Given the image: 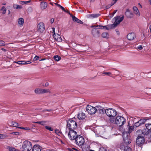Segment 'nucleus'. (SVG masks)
<instances>
[{
  "label": "nucleus",
  "instance_id": "423d86ee",
  "mask_svg": "<svg viewBox=\"0 0 151 151\" xmlns=\"http://www.w3.org/2000/svg\"><path fill=\"white\" fill-rule=\"evenodd\" d=\"M105 113L106 115L110 117H113L117 114V111L113 109H106L105 111Z\"/></svg>",
  "mask_w": 151,
  "mask_h": 151
},
{
  "label": "nucleus",
  "instance_id": "e433bc0d",
  "mask_svg": "<svg viewBox=\"0 0 151 151\" xmlns=\"http://www.w3.org/2000/svg\"><path fill=\"white\" fill-rule=\"evenodd\" d=\"M134 129V126H131L129 127V132L131 133L133 130Z\"/></svg>",
  "mask_w": 151,
  "mask_h": 151
},
{
  "label": "nucleus",
  "instance_id": "e2e57ef3",
  "mask_svg": "<svg viewBox=\"0 0 151 151\" xmlns=\"http://www.w3.org/2000/svg\"><path fill=\"white\" fill-rule=\"evenodd\" d=\"M46 110L47 111H52V109H47Z\"/></svg>",
  "mask_w": 151,
  "mask_h": 151
},
{
  "label": "nucleus",
  "instance_id": "412c9836",
  "mask_svg": "<svg viewBox=\"0 0 151 151\" xmlns=\"http://www.w3.org/2000/svg\"><path fill=\"white\" fill-rule=\"evenodd\" d=\"M40 7L42 9H45L47 7V3L45 2H42L40 4Z\"/></svg>",
  "mask_w": 151,
  "mask_h": 151
},
{
  "label": "nucleus",
  "instance_id": "2f4dec72",
  "mask_svg": "<svg viewBox=\"0 0 151 151\" xmlns=\"http://www.w3.org/2000/svg\"><path fill=\"white\" fill-rule=\"evenodd\" d=\"M100 15V14H92L90 15V16L93 18H97Z\"/></svg>",
  "mask_w": 151,
  "mask_h": 151
},
{
  "label": "nucleus",
  "instance_id": "4468645a",
  "mask_svg": "<svg viewBox=\"0 0 151 151\" xmlns=\"http://www.w3.org/2000/svg\"><path fill=\"white\" fill-rule=\"evenodd\" d=\"M97 28H93L92 30V33L93 36L99 37L100 36V32L99 30L97 29Z\"/></svg>",
  "mask_w": 151,
  "mask_h": 151
},
{
  "label": "nucleus",
  "instance_id": "a18cd8bd",
  "mask_svg": "<svg viewBox=\"0 0 151 151\" xmlns=\"http://www.w3.org/2000/svg\"><path fill=\"white\" fill-rule=\"evenodd\" d=\"M39 58V57L36 56L34 58L33 60L34 61H36L38 60V59Z\"/></svg>",
  "mask_w": 151,
  "mask_h": 151
},
{
  "label": "nucleus",
  "instance_id": "bb28decb",
  "mask_svg": "<svg viewBox=\"0 0 151 151\" xmlns=\"http://www.w3.org/2000/svg\"><path fill=\"white\" fill-rule=\"evenodd\" d=\"M13 7L15 9H20L22 8L21 6L17 5L16 4H14L13 5Z\"/></svg>",
  "mask_w": 151,
  "mask_h": 151
},
{
  "label": "nucleus",
  "instance_id": "680f3d73",
  "mask_svg": "<svg viewBox=\"0 0 151 151\" xmlns=\"http://www.w3.org/2000/svg\"><path fill=\"white\" fill-rule=\"evenodd\" d=\"M117 10H115L114 12L113 13V14H114L115 13H116L117 12Z\"/></svg>",
  "mask_w": 151,
  "mask_h": 151
},
{
  "label": "nucleus",
  "instance_id": "f03ea898",
  "mask_svg": "<svg viewBox=\"0 0 151 151\" xmlns=\"http://www.w3.org/2000/svg\"><path fill=\"white\" fill-rule=\"evenodd\" d=\"M110 122L112 123H114L118 125L119 127L123 126L126 123V119L122 116H118L116 118H110Z\"/></svg>",
  "mask_w": 151,
  "mask_h": 151
},
{
  "label": "nucleus",
  "instance_id": "37998d69",
  "mask_svg": "<svg viewBox=\"0 0 151 151\" xmlns=\"http://www.w3.org/2000/svg\"><path fill=\"white\" fill-rule=\"evenodd\" d=\"M103 74H104L105 75L110 76V75L111 74V73L110 72H104Z\"/></svg>",
  "mask_w": 151,
  "mask_h": 151
},
{
  "label": "nucleus",
  "instance_id": "338daca9",
  "mask_svg": "<svg viewBox=\"0 0 151 151\" xmlns=\"http://www.w3.org/2000/svg\"><path fill=\"white\" fill-rule=\"evenodd\" d=\"M149 2L151 5V0H149Z\"/></svg>",
  "mask_w": 151,
  "mask_h": 151
},
{
  "label": "nucleus",
  "instance_id": "6e6d98bb",
  "mask_svg": "<svg viewBox=\"0 0 151 151\" xmlns=\"http://www.w3.org/2000/svg\"><path fill=\"white\" fill-rule=\"evenodd\" d=\"M23 129H24L26 130H28L30 129L28 127L23 128Z\"/></svg>",
  "mask_w": 151,
  "mask_h": 151
},
{
  "label": "nucleus",
  "instance_id": "1a4fd4ad",
  "mask_svg": "<svg viewBox=\"0 0 151 151\" xmlns=\"http://www.w3.org/2000/svg\"><path fill=\"white\" fill-rule=\"evenodd\" d=\"M127 132L123 133L122 137L124 143L127 144H129L131 142V140L129 137V134Z\"/></svg>",
  "mask_w": 151,
  "mask_h": 151
},
{
  "label": "nucleus",
  "instance_id": "9b49d317",
  "mask_svg": "<svg viewBox=\"0 0 151 151\" xmlns=\"http://www.w3.org/2000/svg\"><path fill=\"white\" fill-rule=\"evenodd\" d=\"M96 111H97V112L101 115L100 116H101L104 114L106 110L104 108L100 106H96Z\"/></svg>",
  "mask_w": 151,
  "mask_h": 151
},
{
  "label": "nucleus",
  "instance_id": "8fccbe9b",
  "mask_svg": "<svg viewBox=\"0 0 151 151\" xmlns=\"http://www.w3.org/2000/svg\"><path fill=\"white\" fill-rule=\"evenodd\" d=\"M75 149H73V148H68V150L69 151H74V150H75Z\"/></svg>",
  "mask_w": 151,
  "mask_h": 151
},
{
  "label": "nucleus",
  "instance_id": "c85d7f7f",
  "mask_svg": "<svg viewBox=\"0 0 151 151\" xmlns=\"http://www.w3.org/2000/svg\"><path fill=\"white\" fill-rule=\"evenodd\" d=\"M53 58L54 59L57 61H59L61 59V57L58 55L54 56L53 57Z\"/></svg>",
  "mask_w": 151,
  "mask_h": 151
},
{
  "label": "nucleus",
  "instance_id": "09e8293b",
  "mask_svg": "<svg viewBox=\"0 0 151 151\" xmlns=\"http://www.w3.org/2000/svg\"><path fill=\"white\" fill-rule=\"evenodd\" d=\"M11 134H13L16 135L19 134V133L18 132H13L11 133Z\"/></svg>",
  "mask_w": 151,
  "mask_h": 151
},
{
  "label": "nucleus",
  "instance_id": "49530a36",
  "mask_svg": "<svg viewBox=\"0 0 151 151\" xmlns=\"http://www.w3.org/2000/svg\"><path fill=\"white\" fill-rule=\"evenodd\" d=\"M137 49L139 50H142L143 49V47L142 45H139V46L137 47Z\"/></svg>",
  "mask_w": 151,
  "mask_h": 151
},
{
  "label": "nucleus",
  "instance_id": "c756f323",
  "mask_svg": "<svg viewBox=\"0 0 151 151\" xmlns=\"http://www.w3.org/2000/svg\"><path fill=\"white\" fill-rule=\"evenodd\" d=\"M47 122L46 121H41L39 122H35L34 123L40 124L42 125H44Z\"/></svg>",
  "mask_w": 151,
  "mask_h": 151
},
{
  "label": "nucleus",
  "instance_id": "4be33fe9",
  "mask_svg": "<svg viewBox=\"0 0 151 151\" xmlns=\"http://www.w3.org/2000/svg\"><path fill=\"white\" fill-rule=\"evenodd\" d=\"M72 19L74 21L80 24H83V22L80 20L78 19V18L76 17L75 16H73L72 17Z\"/></svg>",
  "mask_w": 151,
  "mask_h": 151
},
{
  "label": "nucleus",
  "instance_id": "5fc2aeb1",
  "mask_svg": "<svg viewBox=\"0 0 151 151\" xmlns=\"http://www.w3.org/2000/svg\"><path fill=\"white\" fill-rule=\"evenodd\" d=\"M15 63H17L19 65H21V61H18L17 62H15Z\"/></svg>",
  "mask_w": 151,
  "mask_h": 151
},
{
  "label": "nucleus",
  "instance_id": "f3484780",
  "mask_svg": "<svg viewBox=\"0 0 151 151\" xmlns=\"http://www.w3.org/2000/svg\"><path fill=\"white\" fill-rule=\"evenodd\" d=\"M125 15L128 18H132L133 17V13L130 12V10L129 9H127L125 12Z\"/></svg>",
  "mask_w": 151,
  "mask_h": 151
},
{
  "label": "nucleus",
  "instance_id": "603ef678",
  "mask_svg": "<svg viewBox=\"0 0 151 151\" xmlns=\"http://www.w3.org/2000/svg\"><path fill=\"white\" fill-rule=\"evenodd\" d=\"M49 85V83L48 82H46L45 85V87L48 86Z\"/></svg>",
  "mask_w": 151,
  "mask_h": 151
},
{
  "label": "nucleus",
  "instance_id": "a878e982",
  "mask_svg": "<svg viewBox=\"0 0 151 151\" xmlns=\"http://www.w3.org/2000/svg\"><path fill=\"white\" fill-rule=\"evenodd\" d=\"M19 124L18 123L14 122H12L10 123V125L14 127H17L18 126Z\"/></svg>",
  "mask_w": 151,
  "mask_h": 151
},
{
  "label": "nucleus",
  "instance_id": "69168bd1",
  "mask_svg": "<svg viewBox=\"0 0 151 151\" xmlns=\"http://www.w3.org/2000/svg\"><path fill=\"white\" fill-rule=\"evenodd\" d=\"M149 29L150 30V32H151V24L150 26Z\"/></svg>",
  "mask_w": 151,
  "mask_h": 151
},
{
  "label": "nucleus",
  "instance_id": "052dcab7",
  "mask_svg": "<svg viewBox=\"0 0 151 151\" xmlns=\"http://www.w3.org/2000/svg\"><path fill=\"white\" fill-rule=\"evenodd\" d=\"M54 4L56 5L58 7H59V6H60V5L59 4H58L56 3H54Z\"/></svg>",
  "mask_w": 151,
  "mask_h": 151
},
{
  "label": "nucleus",
  "instance_id": "6e6552de",
  "mask_svg": "<svg viewBox=\"0 0 151 151\" xmlns=\"http://www.w3.org/2000/svg\"><path fill=\"white\" fill-rule=\"evenodd\" d=\"M86 111L90 114H94L96 112V107L88 105L86 108Z\"/></svg>",
  "mask_w": 151,
  "mask_h": 151
},
{
  "label": "nucleus",
  "instance_id": "393cba45",
  "mask_svg": "<svg viewBox=\"0 0 151 151\" xmlns=\"http://www.w3.org/2000/svg\"><path fill=\"white\" fill-rule=\"evenodd\" d=\"M8 137V136L6 134H0V139H4Z\"/></svg>",
  "mask_w": 151,
  "mask_h": 151
},
{
  "label": "nucleus",
  "instance_id": "9d476101",
  "mask_svg": "<svg viewBox=\"0 0 151 151\" xmlns=\"http://www.w3.org/2000/svg\"><path fill=\"white\" fill-rule=\"evenodd\" d=\"M115 19V21L113 25L115 27H116L119 24L123 19L124 16H123L122 17H120V16H117L114 18Z\"/></svg>",
  "mask_w": 151,
  "mask_h": 151
},
{
  "label": "nucleus",
  "instance_id": "0eeeda50",
  "mask_svg": "<svg viewBox=\"0 0 151 151\" xmlns=\"http://www.w3.org/2000/svg\"><path fill=\"white\" fill-rule=\"evenodd\" d=\"M76 144L78 146H81L84 143V139L83 137L80 135H78L74 139Z\"/></svg>",
  "mask_w": 151,
  "mask_h": 151
},
{
  "label": "nucleus",
  "instance_id": "39448f33",
  "mask_svg": "<svg viewBox=\"0 0 151 151\" xmlns=\"http://www.w3.org/2000/svg\"><path fill=\"white\" fill-rule=\"evenodd\" d=\"M32 143L28 141H25L23 143L22 147V151H30L32 148Z\"/></svg>",
  "mask_w": 151,
  "mask_h": 151
},
{
  "label": "nucleus",
  "instance_id": "20e7f679",
  "mask_svg": "<svg viewBox=\"0 0 151 151\" xmlns=\"http://www.w3.org/2000/svg\"><path fill=\"white\" fill-rule=\"evenodd\" d=\"M74 129H66L65 130V134L68 136L69 138L71 140H74L78 136L77 132Z\"/></svg>",
  "mask_w": 151,
  "mask_h": 151
},
{
  "label": "nucleus",
  "instance_id": "c03bdc74",
  "mask_svg": "<svg viewBox=\"0 0 151 151\" xmlns=\"http://www.w3.org/2000/svg\"><path fill=\"white\" fill-rule=\"evenodd\" d=\"M55 133L57 134H58L59 133H60V130L58 129H55Z\"/></svg>",
  "mask_w": 151,
  "mask_h": 151
},
{
  "label": "nucleus",
  "instance_id": "2eb2a0df",
  "mask_svg": "<svg viewBox=\"0 0 151 151\" xmlns=\"http://www.w3.org/2000/svg\"><path fill=\"white\" fill-rule=\"evenodd\" d=\"M136 37L135 33L134 32H132L128 34L127 37L128 40H134Z\"/></svg>",
  "mask_w": 151,
  "mask_h": 151
},
{
  "label": "nucleus",
  "instance_id": "7c9ffc66",
  "mask_svg": "<svg viewBox=\"0 0 151 151\" xmlns=\"http://www.w3.org/2000/svg\"><path fill=\"white\" fill-rule=\"evenodd\" d=\"M146 120L147 119H141L139 121V123L141 125L145 123Z\"/></svg>",
  "mask_w": 151,
  "mask_h": 151
},
{
  "label": "nucleus",
  "instance_id": "79ce46f5",
  "mask_svg": "<svg viewBox=\"0 0 151 151\" xmlns=\"http://www.w3.org/2000/svg\"><path fill=\"white\" fill-rule=\"evenodd\" d=\"M59 7L61 8L62 10L64 12H66V10L65 9V8L63 7L62 6H61L60 5V6H59Z\"/></svg>",
  "mask_w": 151,
  "mask_h": 151
},
{
  "label": "nucleus",
  "instance_id": "58836bf2",
  "mask_svg": "<svg viewBox=\"0 0 151 151\" xmlns=\"http://www.w3.org/2000/svg\"><path fill=\"white\" fill-rule=\"evenodd\" d=\"M30 1H21L20 2V4H21L23 5V4H26L29 3V2H30Z\"/></svg>",
  "mask_w": 151,
  "mask_h": 151
},
{
  "label": "nucleus",
  "instance_id": "13d9d810",
  "mask_svg": "<svg viewBox=\"0 0 151 151\" xmlns=\"http://www.w3.org/2000/svg\"><path fill=\"white\" fill-rule=\"evenodd\" d=\"M1 50L5 52H6V50L4 48H2L1 49Z\"/></svg>",
  "mask_w": 151,
  "mask_h": 151
},
{
  "label": "nucleus",
  "instance_id": "b1692460",
  "mask_svg": "<svg viewBox=\"0 0 151 151\" xmlns=\"http://www.w3.org/2000/svg\"><path fill=\"white\" fill-rule=\"evenodd\" d=\"M96 27H98L97 29H105L107 30H109V28L106 26H103L102 25H97L96 26Z\"/></svg>",
  "mask_w": 151,
  "mask_h": 151
},
{
  "label": "nucleus",
  "instance_id": "ddd939ff",
  "mask_svg": "<svg viewBox=\"0 0 151 151\" xmlns=\"http://www.w3.org/2000/svg\"><path fill=\"white\" fill-rule=\"evenodd\" d=\"M145 139L142 136L139 135L136 140V142L137 144L140 145L144 143Z\"/></svg>",
  "mask_w": 151,
  "mask_h": 151
},
{
  "label": "nucleus",
  "instance_id": "f8f14e48",
  "mask_svg": "<svg viewBox=\"0 0 151 151\" xmlns=\"http://www.w3.org/2000/svg\"><path fill=\"white\" fill-rule=\"evenodd\" d=\"M38 31L41 33L43 32L45 29V27L43 22H40L37 26Z\"/></svg>",
  "mask_w": 151,
  "mask_h": 151
},
{
  "label": "nucleus",
  "instance_id": "3c124183",
  "mask_svg": "<svg viewBox=\"0 0 151 151\" xmlns=\"http://www.w3.org/2000/svg\"><path fill=\"white\" fill-rule=\"evenodd\" d=\"M54 21V19L53 18H52L50 20V22L51 23H53Z\"/></svg>",
  "mask_w": 151,
  "mask_h": 151
},
{
  "label": "nucleus",
  "instance_id": "ea45409f",
  "mask_svg": "<svg viewBox=\"0 0 151 151\" xmlns=\"http://www.w3.org/2000/svg\"><path fill=\"white\" fill-rule=\"evenodd\" d=\"M9 151H18L15 148L12 147L9 148Z\"/></svg>",
  "mask_w": 151,
  "mask_h": 151
},
{
  "label": "nucleus",
  "instance_id": "4c0bfd02",
  "mask_svg": "<svg viewBox=\"0 0 151 151\" xmlns=\"http://www.w3.org/2000/svg\"><path fill=\"white\" fill-rule=\"evenodd\" d=\"M45 128L47 129L50 131H52L53 130V128H51L50 127H49L48 126H46L45 127Z\"/></svg>",
  "mask_w": 151,
  "mask_h": 151
},
{
  "label": "nucleus",
  "instance_id": "72a5a7b5",
  "mask_svg": "<svg viewBox=\"0 0 151 151\" xmlns=\"http://www.w3.org/2000/svg\"><path fill=\"white\" fill-rule=\"evenodd\" d=\"M47 93H50V91L49 89H42V94Z\"/></svg>",
  "mask_w": 151,
  "mask_h": 151
},
{
  "label": "nucleus",
  "instance_id": "aec40b11",
  "mask_svg": "<svg viewBox=\"0 0 151 151\" xmlns=\"http://www.w3.org/2000/svg\"><path fill=\"white\" fill-rule=\"evenodd\" d=\"M77 117L79 120H83L85 118L86 115L84 113H80L78 114Z\"/></svg>",
  "mask_w": 151,
  "mask_h": 151
},
{
  "label": "nucleus",
  "instance_id": "de8ad7c7",
  "mask_svg": "<svg viewBox=\"0 0 151 151\" xmlns=\"http://www.w3.org/2000/svg\"><path fill=\"white\" fill-rule=\"evenodd\" d=\"M21 65H25L26 63L25 61H21Z\"/></svg>",
  "mask_w": 151,
  "mask_h": 151
},
{
  "label": "nucleus",
  "instance_id": "4d7b16f0",
  "mask_svg": "<svg viewBox=\"0 0 151 151\" xmlns=\"http://www.w3.org/2000/svg\"><path fill=\"white\" fill-rule=\"evenodd\" d=\"M111 6V5H108V6H106V9H109V8H110Z\"/></svg>",
  "mask_w": 151,
  "mask_h": 151
},
{
  "label": "nucleus",
  "instance_id": "6ab92c4d",
  "mask_svg": "<svg viewBox=\"0 0 151 151\" xmlns=\"http://www.w3.org/2000/svg\"><path fill=\"white\" fill-rule=\"evenodd\" d=\"M133 10L134 13L138 16L140 15L139 12L138 8L136 6H134L133 7Z\"/></svg>",
  "mask_w": 151,
  "mask_h": 151
},
{
  "label": "nucleus",
  "instance_id": "bf43d9fd",
  "mask_svg": "<svg viewBox=\"0 0 151 151\" xmlns=\"http://www.w3.org/2000/svg\"><path fill=\"white\" fill-rule=\"evenodd\" d=\"M94 26V25H92L91 26V27H92V28H93V27H94V28H98V27H96V26Z\"/></svg>",
  "mask_w": 151,
  "mask_h": 151
},
{
  "label": "nucleus",
  "instance_id": "a19ab883",
  "mask_svg": "<svg viewBox=\"0 0 151 151\" xmlns=\"http://www.w3.org/2000/svg\"><path fill=\"white\" fill-rule=\"evenodd\" d=\"M134 125L136 127H139V126L141 125V124H140V123H139V121L135 123L134 124Z\"/></svg>",
  "mask_w": 151,
  "mask_h": 151
},
{
  "label": "nucleus",
  "instance_id": "5701e85b",
  "mask_svg": "<svg viewBox=\"0 0 151 151\" xmlns=\"http://www.w3.org/2000/svg\"><path fill=\"white\" fill-rule=\"evenodd\" d=\"M35 92L37 94H42V89L37 88L35 90Z\"/></svg>",
  "mask_w": 151,
  "mask_h": 151
},
{
  "label": "nucleus",
  "instance_id": "473e14b6",
  "mask_svg": "<svg viewBox=\"0 0 151 151\" xmlns=\"http://www.w3.org/2000/svg\"><path fill=\"white\" fill-rule=\"evenodd\" d=\"M1 10L2 11V13L3 14H5L6 11V8L4 6H3L1 8Z\"/></svg>",
  "mask_w": 151,
  "mask_h": 151
},
{
  "label": "nucleus",
  "instance_id": "f704fd0d",
  "mask_svg": "<svg viewBox=\"0 0 151 151\" xmlns=\"http://www.w3.org/2000/svg\"><path fill=\"white\" fill-rule=\"evenodd\" d=\"M101 36L103 38H106L108 37L109 34L107 32H104L102 33Z\"/></svg>",
  "mask_w": 151,
  "mask_h": 151
},
{
  "label": "nucleus",
  "instance_id": "f257e3e1",
  "mask_svg": "<svg viewBox=\"0 0 151 151\" xmlns=\"http://www.w3.org/2000/svg\"><path fill=\"white\" fill-rule=\"evenodd\" d=\"M145 126L146 129H144L142 130L138 131L136 133L142 132L145 137L150 139L151 138V124H146Z\"/></svg>",
  "mask_w": 151,
  "mask_h": 151
},
{
  "label": "nucleus",
  "instance_id": "774afa93",
  "mask_svg": "<svg viewBox=\"0 0 151 151\" xmlns=\"http://www.w3.org/2000/svg\"><path fill=\"white\" fill-rule=\"evenodd\" d=\"M50 4H51V5H52V6H53V4L54 3H52V2H50Z\"/></svg>",
  "mask_w": 151,
  "mask_h": 151
},
{
  "label": "nucleus",
  "instance_id": "864d4df0",
  "mask_svg": "<svg viewBox=\"0 0 151 151\" xmlns=\"http://www.w3.org/2000/svg\"><path fill=\"white\" fill-rule=\"evenodd\" d=\"M26 64H30L31 63V62L30 61H25Z\"/></svg>",
  "mask_w": 151,
  "mask_h": 151
},
{
  "label": "nucleus",
  "instance_id": "dca6fc26",
  "mask_svg": "<svg viewBox=\"0 0 151 151\" xmlns=\"http://www.w3.org/2000/svg\"><path fill=\"white\" fill-rule=\"evenodd\" d=\"M42 147L39 145H35L32 147V151H41Z\"/></svg>",
  "mask_w": 151,
  "mask_h": 151
},
{
  "label": "nucleus",
  "instance_id": "cd10ccee",
  "mask_svg": "<svg viewBox=\"0 0 151 151\" xmlns=\"http://www.w3.org/2000/svg\"><path fill=\"white\" fill-rule=\"evenodd\" d=\"M18 23L19 24H23L24 23V19L22 18H19L18 20Z\"/></svg>",
  "mask_w": 151,
  "mask_h": 151
},
{
  "label": "nucleus",
  "instance_id": "7ed1b4c3",
  "mask_svg": "<svg viewBox=\"0 0 151 151\" xmlns=\"http://www.w3.org/2000/svg\"><path fill=\"white\" fill-rule=\"evenodd\" d=\"M75 119V118H72L67 121L66 129H76L77 127V124Z\"/></svg>",
  "mask_w": 151,
  "mask_h": 151
},
{
  "label": "nucleus",
  "instance_id": "a211bd4d",
  "mask_svg": "<svg viewBox=\"0 0 151 151\" xmlns=\"http://www.w3.org/2000/svg\"><path fill=\"white\" fill-rule=\"evenodd\" d=\"M52 36L55 40L56 41L59 42H61L62 41V40L60 35L58 34H57L56 35L55 33H54V34H53Z\"/></svg>",
  "mask_w": 151,
  "mask_h": 151
},
{
  "label": "nucleus",
  "instance_id": "c9c22d12",
  "mask_svg": "<svg viewBox=\"0 0 151 151\" xmlns=\"http://www.w3.org/2000/svg\"><path fill=\"white\" fill-rule=\"evenodd\" d=\"M5 43L4 41L1 40H0V46H5Z\"/></svg>",
  "mask_w": 151,
  "mask_h": 151
},
{
  "label": "nucleus",
  "instance_id": "0e129e2a",
  "mask_svg": "<svg viewBox=\"0 0 151 151\" xmlns=\"http://www.w3.org/2000/svg\"><path fill=\"white\" fill-rule=\"evenodd\" d=\"M118 0H113L114 1V3L113 4H112V5H113L114 3H116V1H117Z\"/></svg>",
  "mask_w": 151,
  "mask_h": 151
}]
</instances>
